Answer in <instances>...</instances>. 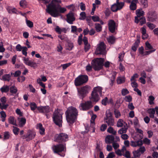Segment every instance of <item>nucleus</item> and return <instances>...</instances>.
Here are the masks:
<instances>
[{
	"instance_id": "obj_1",
	"label": "nucleus",
	"mask_w": 158,
	"mask_h": 158,
	"mask_svg": "<svg viewBox=\"0 0 158 158\" xmlns=\"http://www.w3.org/2000/svg\"><path fill=\"white\" fill-rule=\"evenodd\" d=\"M102 88L99 86L94 87L91 94V97L90 98L91 101L80 103L79 106L80 110L87 111L91 109L93 106L92 101L97 102L100 100V97L102 96Z\"/></svg>"
},
{
	"instance_id": "obj_2",
	"label": "nucleus",
	"mask_w": 158,
	"mask_h": 158,
	"mask_svg": "<svg viewBox=\"0 0 158 158\" xmlns=\"http://www.w3.org/2000/svg\"><path fill=\"white\" fill-rule=\"evenodd\" d=\"M66 119L70 126L72 127L77 119L78 111L76 108L69 107L65 112Z\"/></svg>"
},
{
	"instance_id": "obj_3",
	"label": "nucleus",
	"mask_w": 158,
	"mask_h": 158,
	"mask_svg": "<svg viewBox=\"0 0 158 158\" xmlns=\"http://www.w3.org/2000/svg\"><path fill=\"white\" fill-rule=\"evenodd\" d=\"M104 61V59L102 58H97L93 60L91 64L93 69L95 71L100 70L103 68Z\"/></svg>"
},
{
	"instance_id": "obj_4",
	"label": "nucleus",
	"mask_w": 158,
	"mask_h": 158,
	"mask_svg": "<svg viewBox=\"0 0 158 158\" xmlns=\"http://www.w3.org/2000/svg\"><path fill=\"white\" fill-rule=\"evenodd\" d=\"M51 4H52L50 5L52 8V10H50L48 13L52 17H56L58 16L59 12L63 13L66 10L65 8L61 7L59 5H58L56 6L54 5H51Z\"/></svg>"
},
{
	"instance_id": "obj_5",
	"label": "nucleus",
	"mask_w": 158,
	"mask_h": 158,
	"mask_svg": "<svg viewBox=\"0 0 158 158\" xmlns=\"http://www.w3.org/2000/svg\"><path fill=\"white\" fill-rule=\"evenodd\" d=\"M90 89V87L87 85L80 88H77L78 95L80 98L83 100L89 93Z\"/></svg>"
},
{
	"instance_id": "obj_6",
	"label": "nucleus",
	"mask_w": 158,
	"mask_h": 158,
	"mask_svg": "<svg viewBox=\"0 0 158 158\" xmlns=\"http://www.w3.org/2000/svg\"><path fill=\"white\" fill-rule=\"evenodd\" d=\"M52 148L55 153H57L62 157L64 156L66 148L64 145L60 144L54 145L53 146Z\"/></svg>"
},
{
	"instance_id": "obj_7",
	"label": "nucleus",
	"mask_w": 158,
	"mask_h": 158,
	"mask_svg": "<svg viewBox=\"0 0 158 158\" xmlns=\"http://www.w3.org/2000/svg\"><path fill=\"white\" fill-rule=\"evenodd\" d=\"M88 81V77L86 75H81L76 77L74 80V84L76 86L82 85Z\"/></svg>"
},
{
	"instance_id": "obj_8",
	"label": "nucleus",
	"mask_w": 158,
	"mask_h": 158,
	"mask_svg": "<svg viewBox=\"0 0 158 158\" xmlns=\"http://www.w3.org/2000/svg\"><path fill=\"white\" fill-rule=\"evenodd\" d=\"M106 45L103 42H100L97 45L95 53L97 55H105L106 53Z\"/></svg>"
},
{
	"instance_id": "obj_9",
	"label": "nucleus",
	"mask_w": 158,
	"mask_h": 158,
	"mask_svg": "<svg viewBox=\"0 0 158 158\" xmlns=\"http://www.w3.org/2000/svg\"><path fill=\"white\" fill-rule=\"evenodd\" d=\"M55 141L60 143L65 142L69 139L68 135L63 133H61L56 135L55 136Z\"/></svg>"
},
{
	"instance_id": "obj_10",
	"label": "nucleus",
	"mask_w": 158,
	"mask_h": 158,
	"mask_svg": "<svg viewBox=\"0 0 158 158\" xmlns=\"http://www.w3.org/2000/svg\"><path fill=\"white\" fill-rule=\"evenodd\" d=\"M62 115L58 112L53 113V120L54 123L57 126L60 127L62 126Z\"/></svg>"
},
{
	"instance_id": "obj_11",
	"label": "nucleus",
	"mask_w": 158,
	"mask_h": 158,
	"mask_svg": "<svg viewBox=\"0 0 158 158\" xmlns=\"http://www.w3.org/2000/svg\"><path fill=\"white\" fill-rule=\"evenodd\" d=\"M104 121L108 126H113L114 124V121L112 113L109 112L106 113V116L104 118Z\"/></svg>"
},
{
	"instance_id": "obj_12",
	"label": "nucleus",
	"mask_w": 158,
	"mask_h": 158,
	"mask_svg": "<svg viewBox=\"0 0 158 158\" xmlns=\"http://www.w3.org/2000/svg\"><path fill=\"white\" fill-rule=\"evenodd\" d=\"M35 135V133L34 132L31 130H29L27 134L23 135L22 137L23 139H26V140L28 141L33 139Z\"/></svg>"
},
{
	"instance_id": "obj_13",
	"label": "nucleus",
	"mask_w": 158,
	"mask_h": 158,
	"mask_svg": "<svg viewBox=\"0 0 158 158\" xmlns=\"http://www.w3.org/2000/svg\"><path fill=\"white\" fill-rule=\"evenodd\" d=\"M124 4L123 2H120V3L116 2L112 5L111 10L113 12H116L122 9L124 6Z\"/></svg>"
},
{
	"instance_id": "obj_14",
	"label": "nucleus",
	"mask_w": 158,
	"mask_h": 158,
	"mask_svg": "<svg viewBox=\"0 0 158 158\" xmlns=\"http://www.w3.org/2000/svg\"><path fill=\"white\" fill-rule=\"evenodd\" d=\"M148 20L149 21L153 22L157 19V14L155 11H151L147 14Z\"/></svg>"
},
{
	"instance_id": "obj_15",
	"label": "nucleus",
	"mask_w": 158,
	"mask_h": 158,
	"mask_svg": "<svg viewBox=\"0 0 158 158\" xmlns=\"http://www.w3.org/2000/svg\"><path fill=\"white\" fill-rule=\"evenodd\" d=\"M108 25L110 31L112 33H114L116 27V23L113 20H110L108 23Z\"/></svg>"
},
{
	"instance_id": "obj_16",
	"label": "nucleus",
	"mask_w": 158,
	"mask_h": 158,
	"mask_svg": "<svg viewBox=\"0 0 158 158\" xmlns=\"http://www.w3.org/2000/svg\"><path fill=\"white\" fill-rule=\"evenodd\" d=\"M50 107L49 106H38L37 110L40 113L44 114L50 112Z\"/></svg>"
},
{
	"instance_id": "obj_17",
	"label": "nucleus",
	"mask_w": 158,
	"mask_h": 158,
	"mask_svg": "<svg viewBox=\"0 0 158 158\" xmlns=\"http://www.w3.org/2000/svg\"><path fill=\"white\" fill-rule=\"evenodd\" d=\"M67 22L70 24H72L73 22L75 20V17L74 16V13L70 11L66 15Z\"/></svg>"
},
{
	"instance_id": "obj_18",
	"label": "nucleus",
	"mask_w": 158,
	"mask_h": 158,
	"mask_svg": "<svg viewBox=\"0 0 158 158\" xmlns=\"http://www.w3.org/2000/svg\"><path fill=\"white\" fill-rule=\"evenodd\" d=\"M135 22L136 23H138L139 22V24L141 26L146 23V19L144 17H142L139 18L136 17H135Z\"/></svg>"
},
{
	"instance_id": "obj_19",
	"label": "nucleus",
	"mask_w": 158,
	"mask_h": 158,
	"mask_svg": "<svg viewBox=\"0 0 158 158\" xmlns=\"http://www.w3.org/2000/svg\"><path fill=\"white\" fill-rule=\"evenodd\" d=\"M54 2L60 3L61 2V1L59 0H52L51 3L47 6V9L46 10L47 12L49 11L50 10H52V8L51 6L50 5V4H51V3H52L51 5H54L56 6L58 5H59L58 4H55Z\"/></svg>"
},
{
	"instance_id": "obj_20",
	"label": "nucleus",
	"mask_w": 158,
	"mask_h": 158,
	"mask_svg": "<svg viewBox=\"0 0 158 158\" xmlns=\"http://www.w3.org/2000/svg\"><path fill=\"white\" fill-rule=\"evenodd\" d=\"M141 32L142 34V39L143 40H145L148 38V35L146 33V26H144L143 27L140 29Z\"/></svg>"
},
{
	"instance_id": "obj_21",
	"label": "nucleus",
	"mask_w": 158,
	"mask_h": 158,
	"mask_svg": "<svg viewBox=\"0 0 158 158\" xmlns=\"http://www.w3.org/2000/svg\"><path fill=\"white\" fill-rule=\"evenodd\" d=\"M18 120L19 121V126L20 127H23L26 123V120L25 118H18Z\"/></svg>"
},
{
	"instance_id": "obj_22",
	"label": "nucleus",
	"mask_w": 158,
	"mask_h": 158,
	"mask_svg": "<svg viewBox=\"0 0 158 158\" xmlns=\"http://www.w3.org/2000/svg\"><path fill=\"white\" fill-rule=\"evenodd\" d=\"M143 144V141L142 140H139L136 141H131V145L133 147L140 146Z\"/></svg>"
},
{
	"instance_id": "obj_23",
	"label": "nucleus",
	"mask_w": 158,
	"mask_h": 158,
	"mask_svg": "<svg viewBox=\"0 0 158 158\" xmlns=\"http://www.w3.org/2000/svg\"><path fill=\"white\" fill-rule=\"evenodd\" d=\"M114 137L112 135H107L106 139V142L107 143H113L114 142Z\"/></svg>"
},
{
	"instance_id": "obj_24",
	"label": "nucleus",
	"mask_w": 158,
	"mask_h": 158,
	"mask_svg": "<svg viewBox=\"0 0 158 158\" xmlns=\"http://www.w3.org/2000/svg\"><path fill=\"white\" fill-rule=\"evenodd\" d=\"M138 2V0H133L131 2L130 8L131 10H134L137 8L136 3Z\"/></svg>"
},
{
	"instance_id": "obj_25",
	"label": "nucleus",
	"mask_w": 158,
	"mask_h": 158,
	"mask_svg": "<svg viewBox=\"0 0 158 158\" xmlns=\"http://www.w3.org/2000/svg\"><path fill=\"white\" fill-rule=\"evenodd\" d=\"M0 79L4 81L9 82L11 80L10 74H5L2 76Z\"/></svg>"
},
{
	"instance_id": "obj_26",
	"label": "nucleus",
	"mask_w": 158,
	"mask_h": 158,
	"mask_svg": "<svg viewBox=\"0 0 158 158\" xmlns=\"http://www.w3.org/2000/svg\"><path fill=\"white\" fill-rule=\"evenodd\" d=\"M107 41L109 44H114L115 41L116 39L113 35L110 36L107 38Z\"/></svg>"
},
{
	"instance_id": "obj_27",
	"label": "nucleus",
	"mask_w": 158,
	"mask_h": 158,
	"mask_svg": "<svg viewBox=\"0 0 158 158\" xmlns=\"http://www.w3.org/2000/svg\"><path fill=\"white\" fill-rule=\"evenodd\" d=\"M148 112L149 114L150 117L152 118L154 117V114L155 113V110L154 108H150L148 109Z\"/></svg>"
},
{
	"instance_id": "obj_28",
	"label": "nucleus",
	"mask_w": 158,
	"mask_h": 158,
	"mask_svg": "<svg viewBox=\"0 0 158 158\" xmlns=\"http://www.w3.org/2000/svg\"><path fill=\"white\" fill-rule=\"evenodd\" d=\"M8 122L9 123L14 125L17 126L16 120L15 119L14 117L10 116L8 118Z\"/></svg>"
},
{
	"instance_id": "obj_29",
	"label": "nucleus",
	"mask_w": 158,
	"mask_h": 158,
	"mask_svg": "<svg viewBox=\"0 0 158 158\" xmlns=\"http://www.w3.org/2000/svg\"><path fill=\"white\" fill-rule=\"evenodd\" d=\"M144 11L142 10V9L137 10H136V14L137 15V17L138 18H141V16H142L144 15Z\"/></svg>"
},
{
	"instance_id": "obj_30",
	"label": "nucleus",
	"mask_w": 158,
	"mask_h": 158,
	"mask_svg": "<svg viewBox=\"0 0 158 158\" xmlns=\"http://www.w3.org/2000/svg\"><path fill=\"white\" fill-rule=\"evenodd\" d=\"M9 90L10 92L12 94H16L18 90L17 88L14 85L11 86Z\"/></svg>"
},
{
	"instance_id": "obj_31",
	"label": "nucleus",
	"mask_w": 158,
	"mask_h": 158,
	"mask_svg": "<svg viewBox=\"0 0 158 158\" xmlns=\"http://www.w3.org/2000/svg\"><path fill=\"white\" fill-rule=\"evenodd\" d=\"M0 90L2 93H7L9 91V88L8 86L4 85L0 88Z\"/></svg>"
},
{
	"instance_id": "obj_32",
	"label": "nucleus",
	"mask_w": 158,
	"mask_h": 158,
	"mask_svg": "<svg viewBox=\"0 0 158 158\" xmlns=\"http://www.w3.org/2000/svg\"><path fill=\"white\" fill-rule=\"evenodd\" d=\"M145 49L147 50H152L155 49L153 48L151 44L148 42L147 41L145 43Z\"/></svg>"
},
{
	"instance_id": "obj_33",
	"label": "nucleus",
	"mask_w": 158,
	"mask_h": 158,
	"mask_svg": "<svg viewBox=\"0 0 158 158\" xmlns=\"http://www.w3.org/2000/svg\"><path fill=\"white\" fill-rule=\"evenodd\" d=\"M95 28L98 32H100L102 30V26L98 23H96Z\"/></svg>"
},
{
	"instance_id": "obj_34",
	"label": "nucleus",
	"mask_w": 158,
	"mask_h": 158,
	"mask_svg": "<svg viewBox=\"0 0 158 158\" xmlns=\"http://www.w3.org/2000/svg\"><path fill=\"white\" fill-rule=\"evenodd\" d=\"M31 109L32 111H34L36 109H37L38 106H37L36 104L34 102H31L30 105Z\"/></svg>"
},
{
	"instance_id": "obj_35",
	"label": "nucleus",
	"mask_w": 158,
	"mask_h": 158,
	"mask_svg": "<svg viewBox=\"0 0 158 158\" xmlns=\"http://www.w3.org/2000/svg\"><path fill=\"white\" fill-rule=\"evenodd\" d=\"M109 127L107 130V131L111 134L114 135H115L116 133V131L114 130L113 128L111 127V126Z\"/></svg>"
},
{
	"instance_id": "obj_36",
	"label": "nucleus",
	"mask_w": 158,
	"mask_h": 158,
	"mask_svg": "<svg viewBox=\"0 0 158 158\" xmlns=\"http://www.w3.org/2000/svg\"><path fill=\"white\" fill-rule=\"evenodd\" d=\"M140 2L143 5V8H146L148 6V1L147 0H141Z\"/></svg>"
},
{
	"instance_id": "obj_37",
	"label": "nucleus",
	"mask_w": 158,
	"mask_h": 158,
	"mask_svg": "<svg viewBox=\"0 0 158 158\" xmlns=\"http://www.w3.org/2000/svg\"><path fill=\"white\" fill-rule=\"evenodd\" d=\"M116 73L113 74H112L111 79H110V85L112 86H113V84L115 81V79Z\"/></svg>"
},
{
	"instance_id": "obj_38",
	"label": "nucleus",
	"mask_w": 158,
	"mask_h": 158,
	"mask_svg": "<svg viewBox=\"0 0 158 158\" xmlns=\"http://www.w3.org/2000/svg\"><path fill=\"white\" fill-rule=\"evenodd\" d=\"M155 100V98L154 96L152 95H150L149 97L148 100L149 103L150 105H152L154 104L153 101Z\"/></svg>"
},
{
	"instance_id": "obj_39",
	"label": "nucleus",
	"mask_w": 158,
	"mask_h": 158,
	"mask_svg": "<svg viewBox=\"0 0 158 158\" xmlns=\"http://www.w3.org/2000/svg\"><path fill=\"white\" fill-rule=\"evenodd\" d=\"M19 11H17V9L15 8H11L8 9L9 13L12 12L13 14H18V12Z\"/></svg>"
},
{
	"instance_id": "obj_40",
	"label": "nucleus",
	"mask_w": 158,
	"mask_h": 158,
	"mask_svg": "<svg viewBox=\"0 0 158 158\" xmlns=\"http://www.w3.org/2000/svg\"><path fill=\"white\" fill-rule=\"evenodd\" d=\"M19 4L21 7L25 8L27 5V2L25 0H21L19 2Z\"/></svg>"
},
{
	"instance_id": "obj_41",
	"label": "nucleus",
	"mask_w": 158,
	"mask_h": 158,
	"mask_svg": "<svg viewBox=\"0 0 158 158\" xmlns=\"http://www.w3.org/2000/svg\"><path fill=\"white\" fill-rule=\"evenodd\" d=\"M10 136V134L8 131H5L4 132V140H6L9 139Z\"/></svg>"
},
{
	"instance_id": "obj_42",
	"label": "nucleus",
	"mask_w": 158,
	"mask_h": 158,
	"mask_svg": "<svg viewBox=\"0 0 158 158\" xmlns=\"http://www.w3.org/2000/svg\"><path fill=\"white\" fill-rule=\"evenodd\" d=\"M133 153L134 156L135 157H139L141 155L140 152L138 149L134 151L133 152Z\"/></svg>"
},
{
	"instance_id": "obj_43",
	"label": "nucleus",
	"mask_w": 158,
	"mask_h": 158,
	"mask_svg": "<svg viewBox=\"0 0 158 158\" xmlns=\"http://www.w3.org/2000/svg\"><path fill=\"white\" fill-rule=\"evenodd\" d=\"M125 79L123 77H118L117 80V83L118 84H121L125 82Z\"/></svg>"
},
{
	"instance_id": "obj_44",
	"label": "nucleus",
	"mask_w": 158,
	"mask_h": 158,
	"mask_svg": "<svg viewBox=\"0 0 158 158\" xmlns=\"http://www.w3.org/2000/svg\"><path fill=\"white\" fill-rule=\"evenodd\" d=\"M139 44H138L137 43L135 42L131 47V49L134 52L136 51L137 50V48L139 46Z\"/></svg>"
},
{
	"instance_id": "obj_45",
	"label": "nucleus",
	"mask_w": 158,
	"mask_h": 158,
	"mask_svg": "<svg viewBox=\"0 0 158 158\" xmlns=\"http://www.w3.org/2000/svg\"><path fill=\"white\" fill-rule=\"evenodd\" d=\"M147 25L151 30H153L156 26L155 25L149 22L147 23Z\"/></svg>"
},
{
	"instance_id": "obj_46",
	"label": "nucleus",
	"mask_w": 158,
	"mask_h": 158,
	"mask_svg": "<svg viewBox=\"0 0 158 158\" xmlns=\"http://www.w3.org/2000/svg\"><path fill=\"white\" fill-rule=\"evenodd\" d=\"M123 121L121 119H119L117 122V126L118 127H121L123 126Z\"/></svg>"
},
{
	"instance_id": "obj_47",
	"label": "nucleus",
	"mask_w": 158,
	"mask_h": 158,
	"mask_svg": "<svg viewBox=\"0 0 158 158\" xmlns=\"http://www.w3.org/2000/svg\"><path fill=\"white\" fill-rule=\"evenodd\" d=\"M126 102L130 103L132 100V97L130 95L126 96L124 98Z\"/></svg>"
},
{
	"instance_id": "obj_48",
	"label": "nucleus",
	"mask_w": 158,
	"mask_h": 158,
	"mask_svg": "<svg viewBox=\"0 0 158 158\" xmlns=\"http://www.w3.org/2000/svg\"><path fill=\"white\" fill-rule=\"evenodd\" d=\"M91 18L92 19L94 22H99L100 19L99 17L97 15L92 16Z\"/></svg>"
},
{
	"instance_id": "obj_49",
	"label": "nucleus",
	"mask_w": 158,
	"mask_h": 158,
	"mask_svg": "<svg viewBox=\"0 0 158 158\" xmlns=\"http://www.w3.org/2000/svg\"><path fill=\"white\" fill-rule=\"evenodd\" d=\"M26 23L27 26L31 28L33 26V22L30 20L26 19Z\"/></svg>"
},
{
	"instance_id": "obj_50",
	"label": "nucleus",
	"mask_w": 158,
	"mask_h": 158,
	"mask_svg": "<svg viewBox=\"0 0 158 158\" xmlns=\"http://www.w3.org/2000/svg\"><path fill=\"white\" fill-rule=\"evenodd\" d=\"M13 132L15 135H17L18 134L19 132V129L18 128L13 126Z\"/></svg>"
},
{
	"instance_id": "obj_51",
	"label": "nucleus",
	"mask_w": 158,
	"mask_h": 158,
	"mask_svg": "<svg viewBox=\"0 0 158 158\" xmlns=\"http://www.w3.org/2000/svg\"><path fill=\"white\" fill-rule=\"evenodd\" d=\"M115 117L116 118H118L121 116V114L119 111L116 109H115L114 111Z\"/></svg>"
},
{
	"instance_id": "obj_52",
	"label": "nucleus",
	"mask_w": 158,
	"mask_h": 158,
	"mask_svg": "<svg viewBox=\"0 0 158 158\" xmlns=\"http://www.w3.org/2000/svg\"><path fill=\"white\" fill-rule=\"evenodd\" d=\"M22 49V54L26 56H27V48L25 46L23 47Z\"/></svg>"
},
{
	"instance_id": "obj_53",
	"label": "nucleus",
	"mask_w": 158,
	"mask_h": 158,
	"mask_svg": "<svg viewBox=\"0 0 158 158\" xmlns=\"http://www.w3.org/2000/svg\"><path fill=\"white\" fill-rule=\"evenodd\" d=\"M129 92L127 89H123L121 91L122 94L123 96H125L129 94Z\"/></svg>"
},
{
	"instance_id": "obj_54",
	"label": "nucleus",
	"mask_w": 158,
	"mask_h": 158,
	"mask_svg": "<svg viewBox=\"0 0 158 158\" xmlns=\"http://www.w3.org/2000/svg\"><path fill=\"white\" fill-rule=\"evenodd\" d=\"M27 65L28 66H30L31 67L34 68L35 65H36V63L35 62H34L30 60L28 63H27Z\"/></svg>"
},
{
	"instance_id": "obj_55",
	"label": "nucleus",
	"mask_w": 158,
	"mask_h": 158,
	"mask_svg": "<svg viewBox=\"0 0 158 158\" xmlns=\"http://www.w3.org/2000/svg\"><path fill=\"white\" fill-rule=\"evenodd\" d=\"M80 15L81 16L79 18V19L80 20H84L86 17V14L84 12H82L80 14Z\"/></svg>"
},
{
	"instance_id": "obj_56",
	"label": "nucleus",
	"mask_w": 158,
	"mask_h": 158,
	"mask_svg": "<svg viewBox=\"0 0 158 158\" xmlns=\"http://www.w3.org/2000/svg\"><path fill=\"white\" fill-rule=\"evenodd\" d=\"M67 45L68 47L66 49L69 50H72L73 47V44L72 43H68Z\"/></svg>"
},
{
	"instance_id": "obj_57",
	"label": "nucleus",
	"mask_w": 158,
	"mask_h": 158,
	"mask_svg": "<svg viewBox=\"0 0 158 158\" xmlns=\"http://www.w3.org/2000/svg\"><path fill=\"white\" fill-rule=\"evenodd\" d=\"M71 63H68L62 64L61 66H62L63 69L64 70L69 66L71 65Z\"/></svg>"
},
{
	"instance_id": "obj_58",
	"label": "nucleus",
	"mask_w": 158,
	"mask_h": 158,
	"mask_svg": "<svg viewBox=\"0 0 158 158\" xmlns=\"http://www.w3.org/2000/svg\"><path fill=\"white\" fill-rule=\"evenodd\" d=\"M123 155L127 158H130L131 154L130 152L128 151H126L125 154H123Z\"/></svg>"
},
{
	"instance_id": "obj_59",
	"label": "nucleus",
	"mask_w": 158,
	"mask_h": 158,
	"mask_svg": "<svg viewBox=\"0 0 158 158\" xmlns=\"http://www.w3.org/2000/svg\"><path fill=\"white\" fill-rule=\"evenodd\" d=\"M55 31L58 34H60L61 33V29L59 26H57L55 29Z\"/></svg>"
},
{
	"instance_id": "obj_60",
	"label": "nucleus",
	"mask_w": 158,
	"mask_h": 158,
	"mask_svg": "<svg viewBox=\"0 0 158 158\" xmlns=\"http://www.w3.org/2000/svg\"><path fill=\"white\" fill-rule=\"evenodd\" d=\"M79 6L81 10L82 11H84L85 10V4L83 2L80 3Z\"/></svg>"
},
{
	"instance_id": "obj_61",
	"label": "nucleus",
	"mask_w": 158,
	"mask_h": 158,
	"mask_svg": "<svg viewBox=\"0 0 158 158\" xmlns=\"http://www.w3.org/2000/svg\"><path fill=\"white\" fill-rule=\"evenodd\" d=\"M92 65L91 66L90 64H88L86 67V70L87 72H90L92 71Z\"/></svg>"
},
{
	"instance_id": "obj_62",
	"label": "nucleus",
	"mask_w": 158,
	"mask_h": 158,
	"mask_svg": "<svg viewBox=\"0 0 158 158\" xmlns=\"http://www.w3.org/2000/svg\"><path fill=\"white\" fill-rule=\"evenodd\" d=\"M71 32L73 33H75L77 32V28L76 26H71Z\"/></svg>"
},
{
	"instance_id": "obj_63",
	"label": "nucleus",
	"mask_w": 158,
	"mask_h": 158,
	"mask_svg": "<svg viewBox=\"0 0 158 158\" xmlns=\"http://www.w3.org/2000/svg\"><path fill=\"white\" fill-rule=\"evenodd\" d=\"M115 155L114 152H111L108 154L106 158H113L115 157Z\"/></svg>"
},
{
	"instance_id": "obj_64",
	"label": "nucleus",
	"mask_w": 158,
	"mask_h": 158,
	"mask_svg": "<svg viewBox=\"0 0 158 158\" xmlns=\"http://www.w3.org/2000/svg\"><path fill=\"white\" fill-rule=\"evenodd\" d=\"M143 142L146 144L149 145L150 143V140L148 138H146L143 139Z\"/></svg>"
}]
</instances>
